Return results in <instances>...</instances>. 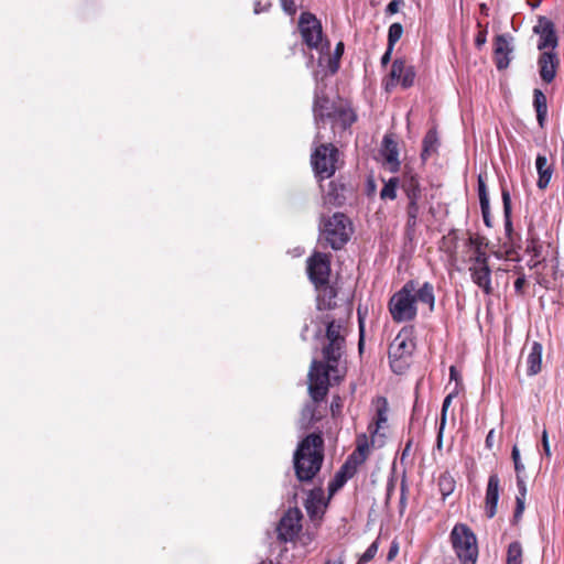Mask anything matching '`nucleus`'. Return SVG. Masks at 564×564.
I'll return each mask as SVG.
<instances>
[{"mask_svg": "<svg viewBox=\"0 0 564 564\" xmlns=\"http://www.w3.org/2000/svg\"><path fill=\"white\" fill-rule=\"evenodd\" d=\"M346 326L345 319H329L326 317V338L328 344L323 348V356L326 364L313 360L310 372V394L315 402L322 401L329 387V372L337 366L345 346Z\"/></svg>", "mask_w": 564, "mask_h": 564, "instance_id": "1", "label": "nucleus"}, {"mask_svg": "<svg viewBox=\"0 0 564 564\" xmlns=\"http://www.w3.org/2000/svg\"><path fill=\"white\" fill-rule=\"evenodd\" d=\"M324 441L321 434L312 433L299 444L294 453V469L300 481H311L322 467Z\"/></svg>", "mask_w": 564, "mask_h": 564, "instance_id": "2", "label": "nucleus"}, {"mask_svg": "<svg viewBox=\"0 0 564 564\" xmlns=\"http://www.w3.org/2000/svg\"><path fill=\"white\" fill-rule=\"evenodd\" d=\"M319 230V240L325 241L334 250L341 249L352 232L349 219L341 213H335L332 217L323 219Z\"/></svg>", "mask_w": 564, "mask_h": 564, "instance_id": "3", "label": "nucleus"}, {"mask_svg": "<svg viewBox=\"0 0 564 564\" xmlns=\"http://www.w3.org/2000/svg\"><path fill=\"white\" fill-rule=\"evenodd\" d=\"M415 281H408L389 301V312L397 323L410 322L416 317Z\"/></svg>", "mask_w": 564, "mask_h": 564, "instance_id": "4", "label": "nucleus"}, {"mask_svg": "<svg viewBox=\"0 0 564 564\" xmlns=\"http://www.w3.org/2000/svg\"><path fill=\"white\" fill-rule=\"evenodd\" d=\"M449 539L462 564H476L478 558L477 538L469 527L464 523L455 524Z\"/></svg>", "mask_w": 564, "mask_h": 564, "instance_id": "5", "label": "nucleus"}, {"mask_svg": "<svg viewBox=\"0 0 564 564\" xmlns=\"http://www.w3.org/2000/svg\"><path fill=\"white\" fill-rule=\"evenodd\" d=\"M313 170L319 180L332 177L339 164V151L332 143L315 147L311 158Z\"/></svg>", "mask_w": 564, "mask_h": 564, "instance_id": "6", "label": "nucleus"}, {"mask_svg": "<svg viewBox=\"0 0 564 564\" xmlns=\"http://www.w3.org/2000/svg\"><path fill=\"white\" fill-rule=\"evenodd\" d=\"M414 341L409 332L401 330L391 341L388 350L390 367L394 373H402L409 367V360L414 350Z\"/></svg>", "mask_w": 564, "mask_h": 564, "instance_id": "7", "label": "nucleus"}, {"mask_svg": "<svg viewBox=\"0 0 564 564\" xmlns=\"http://www.w3.org/2000/svg\"><path fill=\"white\" fill-rule=\"evenodd\" d=\"M338 108V104L332 101L325 94V88L321 85H317L314 91V101H313V115L314 122L317 129L314 143L317 144L323 140L330 139V137H326L322 132L323 126L326 123L332 116H334L335 111Z\"/></svg>", "mask_w": 564, "mask_h": 564, "instance_id": "8", "label": "nucleus"}, {"mask_svg": "<svg viewBox=\"0 0 564 564\" xmlns=\"http://www.w3.org/2000/svg\"><path fill=\"white\" fill-rule=\"evenodd\" d=\"M302 512L297 508L289 509L279 521L276 532L282 542L294 541L302 529Z\"/></svg>", "mask_w": 564, "mask_h": 564, "instance_id": "9", "label": "nucleus"}, {"mask_svg": "<svg viewBox=\"0 0 564 564\" xmlns=\"http://www.w3.org/2000/svg\"><path fill=\"white\" fill-rule=\"evenodd\" d=\"M299 29L304 43L311 48H318L322 43V25L316 17L310 12H303L299 20Z\"/></svg>", "mask_w": 564, "mask_h": 564, "instance_id": "10", "label": "nucleus"}, {"mask_svg": "<svg viewBox=\"0 0 564 564\" xmlns=\"http://www.w3.org/2000/svg\"><path fill=\"white\" fill-rule=\"evenodd\" d=\"M307 273L310 280L316 288L327 285L330 273L329 256L322 252H315L307 260Z\"/></svg>", "mask_w": 564, "mask_h": 564, "instance_id": "11", "label": "nucleus"}, {"mask_svg": "<svg viewBox=\"0 0 564 564\" xmlns=\"http://www.w3.org/2000/svg\"><path fill=\"white\" fill-rule=\"evenodd\" d=\"M415 72L413 66L406 65L402 59H395L392 63L389 78L386 80V90H392L398 84L403 88H409L414 84Z\"/></svg>", "mask_w": 564, "mask_h": 564, "instance_id": "12", "label": "nucleus"}, {"mask_svg": "<svg viewBox=\"0 0 564 564\" xmlns=\"http://www.w3.org/2000/svg\"><path fill=\"white\" fill-rule=\"evenodd\" d=\"M533 31L540 36L538 43L539 51L554 52L557 46V36L553 22L544 17H541L538 21V24L533 28Z\"/></svg>", "mask_w": 564, "mask_h": 564, "instance_id": "13", "label": "nucleus"}, {"mask_svg": "<svg viewBox=\"0 0 564 564\" xmlns=\"http://www.w3.org/2000/svg\"><path fill=\"white\" fill-rule=\"evenodd\" d=\"M369 453V445L366 435L358 438L356 449L348 456L344 463V473L356 474L358 467L364 464Z\"/></svg>", "mask_w": 564, "mask_h": 564, "instance_id": "14", "label": "nucleus"}, {"mask_svg": "<svg viewBox=\"0 0 564 564\" xmlns=\"http://www.w3.org/2000/svg\"><path fill=\"white\" fill-rule=\"evenodd\" d=\"M538 65L541 79L544 83L550 84L556 76L560 59L555 52H542L539 57Z\"/></svg>", "mask_w": 564, "mask_h": 564, "instance_id": "15", "label": "nucleus"}, {"mask_svg": "<svg viewBox=\"0 0 564 564\" xmlns=\"http://www.w3.org/2000/svg\"><path fill=\"white\" fill-rule=\"evenodd\" d=\"M500 479L497 474H492L488 478L485 496V513L487 518L491 519L497 513V506L499 501Z\"/></svg>", "mask_w": 564, "mask_h": 564, "instance_id": "16", "label": "nucleus"}, {"mask_svg": "<svg viewBox=\"0 0 564 564\" xmlns=\"http://www.w3.org/2000/svg\"><path fill=\"white\" fill-rule=\"evenodd\" d=\"M357 119L355 111L346 104L338 102V108L334 116L329 118L332 122L333 133H336V129L339 128L341 131L348 129Z\"/></svg>", "mask_w": 564, "mask_h": 564, "instance_id": "17", "label": "nucleus"}, {"mask_svg": "<svg viewBox=\"0 0 564 564\" xmlns=\"http://www.w3.org/2000/svg\"><path fill=\"white\" fill-rule=\"evenodd\" d=\"M381 154L387 169L392 173L398 172L400 167L398 144L388 135L383 138Z\"/></svg>", "mask_w": 564, "mask_h": 564, "instance_id": "18", "label": "nucleus"}, {"mask_svg": "<svg viewBox=\"0 0 564 564\" xmlns=\"http://www.w3.org/2000/svg\"><path fill=\"white\" fill-rule=\"evenodd\" d=\"M512 46L505 34L496 36L495 42V61L498 69H505L509 66V54L512 52Z\"/></svg>", "mask_w": 564, "mask_h": 564, "instance_id": "19", "label": "nucleus"}, {"mask_svg": "<svg viewBox=\"0 0 564 564\" xmlns=\"http://www.w3.org/2000/svg\"><path fill=\"white\" fill-rule=\"evenodd\" d=\"M401 188L404 192L408 202L422 200V187L417 175L406 172L403 174Z\"/></svg>", "mask_w": 564, "mask_h": 564, "instance_id": "20", "label": "nucleus"}, {"mask_svg": "<svg viewBox=\"0 0 564 564\" xmlns=\"http://www.w3.org/2000/svg\"><path fill=\"white\" fill-rule=\"evenodd\" d=\"M305 509L312 519L321 518L326 507L322 489L312 490L305 500Z\"/></svg>", "mask_w": 564, "mask_h": 564, "instance_id": "21", "label": "nucleus"}, {"mask_svg": "<svg viewBox=\"0 0 564 564\" xmlns=\"http://www.w3.org/2000/svg\"><path fill=\"white\" fill-rule=\"evenodd\" d=\"M473 282L479 286L487 295L492 293L491 286V270L489 265L486 267H470L469 268Z\"/></svg>", "mask_w": 564, "mask_h": 564, "instance_id": "22", "label": "nucleus"}, {"mask_svg": "<svg viewBox=\"0 0 564 564\" xmlns=\"http://www.w3.org/2000/svg\"><path fill=\"white\" fill-rule=\"evenodd\" d=\"M535 167L539 175L536 186L540 189H545L550 184L551 177L553 175V166L549 164L547 158L545 155L538 154L535 160Z\"/></svg>", "mask_w": 564, "mask_h": 564, "instance_id": "23", "label": "nucleus"}, {"mask_svg": "<svg viewBox=\"0 0 564 564\" xmlns=\"http://www.w3.org/2000/svg\"><path fill=\"white\" fill-rule=\"evenodd\" d=\"M323 199L325 205L341 206L346 200L345 186L330 181L327 189H324Z\"/></svg>", "mask_w": 564, "mask_h": 564, "instance_id": "24", "label": "nucleus"}, {"mask_svg": "<svg viewBox=\"0 0 564 564\" xmlns=\"http://www.w3.org/2000/svg\"><path fill=\"white\" fill-rule=\"evenodd\" d=\"M542 351H543V347L540 343L534 341L531 345L530 351L527 356V375L528 376H535L541 371Z\"/></svg>", "mask_w": 564, "mask_h": 564, "instance_id": "25", "label": "nucleus"}, {"mask_svg": "<svg viewBox=\"0 0 564 564\" xmlns=\"http://www.w3.org/2000/svg\"><path fill=\"white\" fill-rule=\"evenodd\" d=\"M416 285L417 283L415 282L414 296L416 297V302L426 304L432 312L435 305L434 286L430 282H424L419 289Z\"/></svg>", "mask_w": 564, "mask_h": 564, "instance_id": "26", "label": "nucleus"}, {"mask_svg": "<svg viewBox=\"0 0 564 564\" xmlns=\"http://www.w3.org/2000/svg\"><path fill=\"white\" fill-rule=\"evenodd\" d=\"M420 203L421 202H416V200L408 202V205H406L408 219H406V224H405V230H406L408 235H413L415 232L417 221H419L420 212H421Z\"/></svg>", "mask_w": 564, "mask_h": 564, "instance_id": "27", "label": "nucleus"}, {"mask_svg": "<svg viewBox=\"0 0 564 564\" xmlns=\"http://www.w3.org/2000/svg\"><path fill=\"white\" fill-rule=\"evenodd\" d=\"M533 106L536 111V119L540 127H543L547 113L546 97L540 89L533 91Z\"/></svg>", "mask_w": 564, "mask_h": 564, "instance_id": "28", "label": "nucleus"}, {"mask_svg": "<svg viewBox=\"0 0 564 564\" xmlns=\"http://www.w3.org/2000/svg\"><path fill=\"white\" fill-rule=\"evenodd\" d=\"M438 148V138L435 130H429L423 139V149L421 158L426 161L432 154L436 153Z\"/></svg>", "mask_w": 564, "mask_h": 564, "instance_id": "29", "label": "nucleus"}, {"mask_svg": "<svg viewBox=\"0 0 564 564\" xmlns=\"http://www.w3.org/2000/svg\"><path fill=\"white\" fill-rule=\"evenodd\" d=\"M501 197L503 204L505 230L507 236L510 237L512 234L511 197L509 191L505 187H502Z\"/></svg>", "mask_w": 564, "mask_h": 564, "instance_id": "30", "label": "nucleus"}, {"mask_svg": "<svg viewBox=\"0 0 564 564\" xmlns=\"http://www.w3.org/2000/svg\"><path fill=\"white\" fill-rule=\"evenodd\" d=\"M437 485L443 499H445L454 492L456 481L448 471H444L440 475Z\"/></svg>", "mask_w": 564, "mask_h": 564, "instance_id": "31", "label": "nucleus"}, {"mask_svg": "<svg viewBox=\"0 0 564 564\" xmlns=\"http://www.w3.org/2000/svg\"><path fill=\"white\" fill-rule=\"evenodd\" d=\"M525 251L534 258H539L542 253V245L531 228L528 230Z\"/></svg>", "mask_w": 564, "mask_h": 564, "instance_id": "32", "label": "nucleus"}, {"mask_svg": "<svg viewBox=\"0 0 564 564\" xmlns=\"http://www.w3.org/2000/svg\"><path fill=\"white\" fill-rule=\"evenodd\" d=\"M507 564H522V546L520 542H511L507 551Z\"/></svg>", "mask_w": 564, "mask_h": 564, "instance_id": "33", "label": "nucleus"}, {"mask_svg": "<svg viewBox=\"0 0 564 564\" xmlns=\"http://www.w3.org/2000/svg\"><path fill=\"white\" fill-rule=\"evenodd\" d=\"M399 185V178L398 177H391L384 186L380 191V197L382 199H395L397 197V188Z\"/></svg>", "mask_w": 564, "mask_h": 564, "instance_id": "34", "label": "nucleus"}, {"mask_svg": "<svg viewBox=\"0 0 564 564\" xmlns=\"http://www.w3.org/2000/svg\"><path fill=\"white\" fill-rule=\"evenodd\" d=\"M403 34V26L400 23H392L388 31V46L394 47Z\"/></svg>", "mask_w": 564, "mask_h": 564, "instance_id": "35", "label": "nucleus"}, {"mask_svg": "<svg viewBox=\"0 0 564 564\" xmlns=\"http://www.w3.org/2000/svg\"><path fill=\"white\" fill-rule=\"evenodd\" d=\"M343 53H344V43L339 42V43H337V45L335 47L333 57L329 58L328 67L333 74L336 73L339 68V59H340Z\"/></svg>", "mask_w": 564, "mask_h": 564, "instance_id": "36", "label": "nucleus"}, {"mask_svg": "<svg viewBox=\"0 0 564 564\" xmlns=\"http://www.w3.org/2000/svg\"><path fill=\"white\" fill-rule=\"evenodd\" d=\"M354 475L355 474H347L346 471L344 473V466H341L338 473L336 474L334 481L329 485V490L333 491L341 487Z\"/></svg>", "mask_w": 564, "mask_h": 564, "instance_id": "37", "label": "nucleus"}, {"mask_svg": "<svg viewBox=\"0 0 564 564\" xmlns=\"http://www.w3.org/2000/svg\"><path fill=\"white\" fill-rule=\"evenodd\" d=\"M378 540L373 541L368 549L364 552V554L359 557L358 564H366L370 562L378 552Z\"/></svg>", "mask_w": 564, "mask_h": 564, "instance_id": "38", "label": "nucleus"}, {"mask_svg": "<svg viewBox=\"0 0 564 564\" xmlns=\"http://www.w3.org/2000/svg\"><path fill=\"white\" fill-rule=\"evenodd\" d=\"M473 265L471 267H486L488 264V256L487 253L481 250V248L478 246L475 250V256L471 258Z\"/></svg>", "mask_w": 564, "mask_h": 564, "instance_id": "39", "label": "nucleus"}, {"mask_svg": "<svg viewBox=\"0 0 564 564\" xmlns=\"http://www.w3.org/2000/svg\"><path fill=\"white\" fill-rule=\"evenodd\" d=\"M478 197L480 205L489 204L487 186L481 175L478 176Z\"/></svg>", "mask_w": 564, "mask_h": 564, "instance_id": "40", "label": "nucleus"}, {"mask_svg": "<svg viewBox=\"0 0 564 564\" xmlns=\"http://www.w3.org/2000/svg\"><path fill=\"white\" fill-rule=\"evenodd\" d=\"M511 457L514 464L516 475L522 476V473L524 471V465L521 462L520 451L517 445L512 447Z\"/></svg>", "mask_w": 564, "mask_h": 564, "instance_id": "41", "label": "nucleus"}, {"mask_svg": "<svg viewBox=\"0 0 564 564\" xmlns=\"http://www.w3.org/2000/svg\"><path fill=\"white\" fill-rule=\"evenodd\" d=\"M446 420H447V412L441 411V421L440 426L437 431V438H436V446L437 448H442L443 444V433L446 426Z\"/></svg>", "mask_w": 564, "mask_h": 564, "instance_id": "42", "label": "nucleus"}, {"mask_svg": "<svg viewBox=\"0 0 564 564\" xmlns=\"http://www.w3.org/2000/svg\"><path fill=\"white\" fill-rule=\"evenodd\" d=\"M525 498L516 497V509L513 513L514 521H518L524 511Z\"/></svg>", "mask_w": 564, "mask_h": 564, "instance_id": "43", "label": "nucleus"}, {"mask_svg": "<svg viewBox=\"0 0 564 564\" xmlns=\"http://www.w3.org/2000/svg\"><path fill=\"white\" fill-rule=\"evenodd\" d=\"M358 322H359V343L358 348L359 351H362L364 344H365V322L364 318L360 315V310H358Z\"/></svg>", "mask_w": 564, "mask_h": 564, "instance_id": "44", "label": "nucleus"}, {"mask_svg": "<svg viewBox=\"0 0 564 564\" xmlns=\"http://www.w3.org/2000/svg\"><path fill=\"white\" fill-rule=\"evenodd\" d=\"M281 7L285 13L293 15L296 12L294 0H280Z\"/></svg>", "mask_w": 564, "mask_h": 564, "instance_id": "45", "label": "nucleus"}, {"mask_svg": "<svg viewBox=\"0 0 564 564\" xmlns=\"http://www.w3.org/2000/svg\"><path fill=\"white\" fill-rule=\"evenodd\" d=\"M517 487H518V495L517 497H527V486L525 481L522 476H517Z\"/></svg>", "mask_w": 564, "mask_h": 564, "instance_id": "46", "label": "nucleus"}, {"mask_svg": "<svg viewBox=\"0 0 564 564\" xmlns=\"http://www.w3.org/2000/svg\"><path fill=\"white\" fill-rule=\"evenodd\" d=\"M403 3L402 0H392L389 2V4L386 8V12L388 14H394L399 11L400 6Z\"/></svg>", "mask_w": 564, "mask_h": 564, "instance_id": "47", "label": "nucleus"}, {"mask_svg": "<svg viewBox=\"0 0 564 564\" xmlns=\"http://www.w3.org/2000/svg\"><path fill=\"white\" fill-rule=\"evenodd\" d=\"M480 209H481V215H482V219H484L485 225L487 227H491L490 205L487 204L486 208H485V205H480Z\"/></svg>", "mask_w": 564, "mask_h": 564, "instance_id": "48", "label": "nucleus"}, {"mask_svg": "<svg viewBox=\"0 0 564 564\" xmlns=\"http://www.w3.org/2000/svg\"><path fill=\"white\" fill-rule=\"evenodd\" d=\"M487 41V30L479 31L475 37V45L480 48Z\"/></svg>", "mask_w": 564, "mask_h": 564, "instance_id": "49", "label": "nucleus"}, {"mask_svg": "<svg viewBox=\"0 0 564 564\" xmlns=\"http://www.w3.org/2000/svg\"><path fill=\"white\" fill-rule=\"evenodd\" d=\"M542 446H543V449H544V454L547 457H550L551 456V449H550V444H549V437H547L546 430H544L543 433H542Z\"/></svg>", "mask_w": 564, "mask_h": 564, "instance_id": "50", "label": "nucleus"}, {"mask_svg": "<svg viewBox=\"0 0 564 564\" xmlns=\"http://www.w3.org/2000/svg\"><path fill=\"white\" fill-rule=\"evenodd\" d=\"M398 552H399V544H398V542L393 541L390 545V549H389V552L387 555V560L392 561L398 555Z\"/></svg>", "mask_w": 564, "mask_h": 564, "instance_id": "51", "label": "nucleus"}, {"mask_svg": "<svg viewBox=\"0 0 564 564\" xmlns=\"http://www.w3.org/2000/svg\"><path fill=\"white\" fill-rule=\"evenodd\" d=\"M525 283H527V280H525V276L524 275H521L519 276L516 281H514V290L517 293H522L523 292V289L525 286Z\"/></svg>", "mask_w": 564, "mask_h": 564, "instance_id": "52", "label": "nucleus"}, {"mask_svg": "<svg viewBox=\"0 0 564 564\" xmlns=\"http://www.w3.org/2000/svg\"><path fill=\"white\" fill-rule=\"evenodd\" d=\"M270 6H271V3H270V2H268V3H265V4L263 6V4L261 3V1H259V0H258V1H256V2H254V6H253V12H254L256 14H259V13H261V12H265V11H268V9L270 8Z\"/></svg>", "mask_w": 564, "mask_h": 564, "instance_id": "53", "label": "nucleus"}, {"mask_svg": "<svg viewBox=\"0 0 564 564\" xmlns=\"http://www.w3.org/2000/svg\"><path fill=\"white\" fill-rule=\"evenodd\" d=\"M392 51H393V47H391V46L387 47V51L384 52V54L381 57V65L382 66H386L390 62Z\"/></svg>", "mask_w": 564, "mask_h": 564, "instance_id": "54", "label": "nucleus"}, {"mask_svg": "<svg viewBox=\"0 0 564 564\" xmlns=\"http://www.w3.org/2000/svg\"><path fill=\"white\" fill-rule=\"evenodd\" d=\"M345 563V555L341 552L337 557L327 558L325 564H344Z\"/></svg>", "mask_w": 564, "mask_h": 564, "instance_id": "55", "label": "nucleus"}, {"mask_svg": "<svg viewBox=\"0 0 564 564\" xmlns=\"http://www.w3.org/2000/svg\"><path fill=\"white\" fill-rule=\"evenodd\" d=\"M452 399H453V394H448L447 397H445L443 404H442V411H444V412L448 411V408L452 403Z\"/></svg>", "mask_w": 564, "mask_h": 564, "instance_id": "56", "label": "nucleus"}, {"mask_svg": "<svg viewBox=\"0 0 564 564\" xmlns=\"http://www.w3.org/2000/svg\"><path fill=\"white\" fill-rule=\"evenodd\" d=\"M449 377H451V380L457 381V379H458V371L454 366H451V368H449Z\"/></svg>", "mask_w": 564, "mask_h": 564, "instance_id": "57", "label": "nucleus"}, {"mask_svg": "<svg viewBox=\"0 0 564 564\" xmlns=\"http://www.w3.org/2000/svg\"><path fill=\"white\" fill-rule=\"evenodd\" d=\"M492 437H494V430H491V431L488 433L487 437H486V446H487L488 448H491V447H492Z\"/></svg>", "mask_w": 564, "mask_h": 564, "instance_id": "58", "label": "nucleus"}, {"mask_svg": "<svg viewBox=\"0 0 564 564\" xmlns=\"http://www.w3.org/2000/svg\"><path fill=\"white\" fill-rule=\"evenodd\" d=\"M386 421H387V417H386V414H384V410H378V425L381 422H386Z\"/></svg>", "mask_w": 564, "mask_h": 564, "instance_id": "59", "label": "nucleus"}, {"mask_svg": "<svg viewBox=\"0 0 564 564\" xmlns=\"http://www.w3.org/2000/svg\"><path fill=\"white\" fill-rule=\"evenodd\" d=\"M411 446H412V442H411V441H409V442L405 444V447H404V449H403L402 456H405V455L409 453V451H410Z\"/></svg>", "mask_w": 564, "mask_h": 564, "instance_id": "60", "label": "nucleus"}, {"mask_svg": "<svg viewBox=\"0 0 564 564\" xmlns=\"http://www.w3.org/2000/svg\"><path fill=\"white\" fill-rule=\"evenodd\" d=\"M480 10H481V12H482V13H485V12L487 11V7H486V4H484V3H482V4L480 6Z\"/></svg>", "mask_w": 564, "mask_h": 564, "instance_id": "61", "label": "nucleus"}, {"mask_svg": "<svg viewBox=\"0 0 564 564\" xmlns=\"http://www.w3.org/2000/svg\"><path fill=\"white\" fill-rule=\"evenodd\" d=\"M328 292H329L330 296H335L333 289H329Z\"/></svg>", "mask_w": 564, "mask_h": 564, "instance_id": "62", "label": "nucleus"}]
</instances>
